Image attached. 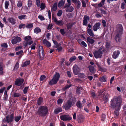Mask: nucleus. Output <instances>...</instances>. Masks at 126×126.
Masks as SVG:
<instances>
[{"label":"nucleus","instance_id":"18","mask_svg":"<svg viewBox=\"0 0 126 126\" xmlns=\"http://www.w3.org/2000/svg\"><path fill=\"white\" fill-rule=\"evenodd\" d=\"M8 20L12 25H14L16 23V20L12 17H9L8 19Z\"/></svg>","mask_w":126,"mask_h":126},{"label":"nucleus","instance_id":"12","mask_svg":"<svg viewBox=\"0 0 126 126\" xmlns=\"http://www.w3.org/2000/svg\"><path fill=\"white\" fill-rule=\"evenodd\" d=\"M73 70L74 74L75 75L78 74L79 71V69L77 65L75 64L73 66Z\"/></svg>","mask_w":126,"mask_h":126},{"label":"nucleus","instance_id":"5","mask_svg":"<svg viewBox=\"0 0 126 126\" xmlns=\"http://www.w3.org/2000/svg\"><path fill=\"white\" fill-rule=\"evenodd\" d=\"M71 0H67V3H66L64 7V8H66V11L67 12H72L74 10L73 8L71 6Z\"/></svg>","mask_w":126,"mask_h":126},{"label":"nucleus","instance_id":"55","mask_svg":"<svg viewBox=\"0 0 126 126\" xmlns=\"http://www.w3.org/2000/svg\"><path fill=\"white\" fill-rule=\"evenodd\" d=\"M36 1V4L37 6L38 7L39 6L40 4V0H35Z\"/></svg>","mask_w":126,"mask_h":126},{"label":"nucleus","instance_id":"16","mask_svg":"<svg viewBox=\"0 0 126 126\" xmlns=\"http://www.w3.org/2000/svg\"><path fill=\"white\" fill-rule=\"evenodd\" d=\"M87 41L89 45L93 44L95 42L94 40L93 39L89 37L87 38Z\"/></svg>","mask_w":126,"mask_h":126},{"label":"nucleus","instance_id":"49","mask_svg":"<svg viewBox=\"0 0 126 126\" xmlns=\"http://www.w3.org/2000/svg\"><path fill=\"white\" fill-rule=\"evenodd\" d=\"M22 2L21 1H18L17 3V6L18 7H20L22 6Z\"/></svg>","mask_w":126,"mask_h":126},{"label":"nucleus","instance_id":"20","mask_svg":"<svg viewBox=\"0 0 126 126\" xmlns=\"http://www.w3.org/2000/svg\"><path fill=\"white\" fill-rule=\"evenodd\" d=\"M87 33L91 36H94V35L92 30L90 29H87Z\"/></svg>","mask_w":126,"mask_h":126},{"label":"nucleus","instance_id":"31","mask_svg":"<svg viewBox=\"0 0 126 126\" xmlns=\"http://www.w3.org/2000/svg\"><path fill=\"white\" fill-rule=\"evenodd\" d=\"M99 79L100 81L102 82H105L106 80V77L104 76L99 78Z\"/></svg>","mask_w":126,"mask_h":126},{"label":"nucleus","instance_id":"38","mask_svg":"<svg viewBox=\"0 0 126 126\" xmlns=\"http://www.w3.org/2000/svg\"><path fill=\"white\" fill-rule=\"evenodd\" d=\"M71 86V84H70L69 85H67L63 88V91H65L66 89L69 88Z\"/></svg>","mask_w":126,"mask_h":126},{"label":"nucleus","instance_id":"19","mask_svg":"<svg viewBox=\"0 0 126 126\" xmlns=\"http://www.w3.org/2000/svg\"><path fill=\"white\" fill-rule=\"evenodd\" d=\"M120 52L119 51H115L113 53L112 57L114 59H116L118 56Z\"/></svg>","mask_w":126,"mask_h":126},{"label":"nucleus","instance_id":"30","mask_svg":"<svg viewBox=\"0 0 126 126\" xmlns=\"http://www.w3.org/2000/svg\"><path fill=\"white\" fill-rule=\"evenodd\" d=\"M19 63H18L17 62L14 67V68L13 70L15 71H16L18 68H19Z\"/></svg>","mask_w":126,"mask_h":126},{"label":"nucleus","instance_id":"37","mask_svg":"<svg viewBox=\"0 0 126 126\" xmlns=\"http://www.w3.org/2000/svg\"><path fill=\"white\" fill-rule=\"evenodd\" d=\"M57 8V3H55L52 7V9L53 11H55Z\"/></svg>","mask_w":126,"mask_h":126},{"label":"nucleus","instance_id":"3","mask_svg":"<svg viewBox=\"0 0 126 126\" xmlns=\"http://www.w3.org/2000/svg\"><path fill=\"white\" fill-rule=\"evenodd\" d=\"M48 111V110L46 106H42L39 108L38 113L40 116H44L47 115Z\"/></svg>","mask_w":126,"mask_h":126},{"label":"nucleus","instance_id":"33","mask_svg":"<svg viewBox=\"0 0 126 126\" xmlns=\"http://www.w3.org/2000/svg\"><path fill=\"white\" fill-rule=\"evenodd\" d=\"M3 64L2 63H0V74H2L3 72Z\"/></svg>","mask_w":126,"mask_h":126},{"label":"nucleus","instance_id":"63","mask_svg":"<svg viewBox=\"0 0 126 126\" xmlns=\"http://www.w3.org/2000/svg\"><path fill=\"white\" fill-rule=\"evenodd\" d=\"M35 44H34L31 46V49H35Z\"/></svg>","mask_w":126,"mask_h":126},{"label":"nucleus","instance_id":"29","mask_svg":"<svg viewBox=\"0 0 126 126\" xmlns=\"http://www.w3.org/2000/svg\"><path fill=\"white\" fill-rule=\"evenodd\" d=\"M80 40L79 39V40H78L79 44H80L81 45L85 47H87V45L86 43L84 41L80 42Z\"/></svg>","mask_w":126,"mask_h":126},{"label":"nucleus","instance_id":"45","mask_svg":"<svg viewBox=\"0 0 126 126\" xmlns=\"http://www.w3.org/2000/svg\"><path fill=\"white\" fill-rule=\"evenodd\" d=\"M115 117H117L119 114V112L118 110H116L114 112Z\"/></svg>","mask_w":126,"mask_h":126},{"label":"nucleus","instance_id":"21","mask_svg":"<svg viewBox=\"0 0 126 126\" xmlns=\"http://www.w3.org/2000/svg\"><path fill=\"white\" fill-rule=\"evenodd\" d=\"M62 111V108L60 107H59L55 109L54 111V113L55 114H57L61 112Z\"/></svg>","mask_w":126,"mask_h":126},{"label":"nucleus","instance_id":"14","mask_svg":"<svg viewBox=\"0 0 126 126\" xmlns=\"http://www.w3.org/2000/svg\"><path fill=\"white\" fill-rule=\"evenodd\" d=\"M21 40V39L20 37H16L12 41V43L13 44H16L18 42H19Z\"/></svg>","mask_w":126,"mask_h":126},{"label":"nucleus","instance_id":"57","mask_svg":"<svg viewBox=\"0 0 126 126\" xmlns=\"http://www.w3.org/2000/svg\"><path fill=\"white\" fill-rule=\"evenodd\" d=\"M25 24H22L19 25V28L20 29H21L23 27H25Z\"/></svg>","mask_w":126,"mask_h":126},{"label":"nucleus","instance_id":"46","mask_svg":"<svg viewBox=\"0 0 126 126\" xmlns=\"http://www.w3.org/2000/svg\"><path fill=\"white\" fill-rule=\"evenodd\" d=\"M28 88V87H26L24 88L23 90V92L24 94H25L27 93Z\"/></svg>","mask_w":126,"mask_h":126},{"label":"nucleus","instance_id":"26","mask_svg":"<svg viewBox=\"0 0 126 126\" xmlns=\"http://www.w3.org/2000/svg\"><path fill=\"white\" fill-rule=\"evenodd\" d=\"M76 105L77 107L81 109L83 106L82 104H81L80 101H78L76 103Z\"/></svg>","mask_w":126,"mask_h":126},{"label":"nucleus","instance_id":"10","mask_svg":"<svg viewBox=\"0 0 126 126\" xmlns=\"http://www.w3.org/2000/svg\"><path fill=\"white\" fill-rule=\"evenodd\" d=\"M24 80L23 79L20 78L17 79L15 81V84L16 85L19 86L22 84Z\"/></svg>","mask_w":126,"mask_h":126},{"label":"nucleus","instance_id":"62","mask_svg":"<svg viewBox=\"0 0 126 126\" xmlns=\"http://www.w3.org/2000/svg\"><path fill=\"white\" fill-rule=\"evenodd\" d=\"M60 31L61 33L63 35H64L65 34V32L64 31V30L63 29H62L60 30Z\"/></svg>","mask_w":126,"mask_h":126},{"label":"nucleus","instance_id":"58","mask_svg":"<svg viewBox=\"0 0 126 126\" xmlns=\"http://www.w3.org/2000/svg\"><path fill=\"white\" fill-rule=\"evenodd\" d=\"M126 6V5L124 2L123 3L121 4V8L122 9H124Z\"/></svg>","mask_w":126,"mask_h":126},{"label":"nucleus","instance_id":"11","mask_svg":"<svg viewBox=\"0 0 126 126\" xmlns=\"http://www.w3.org/2000/svg\"><path fill=\"white\" fill-rule=\"evenodd\" d=\"M14 116V114L13 113L10 115V117L9 115L7 116L6 118V121L8 123L12 122L13 120Z\"/></svg>","mask_w":126,"mask_h":126},{"label":"nucleus","instance_id":"23","mask_svg":"<svg viewBox=\"0 0 126 126\" xmlns=\"http://www.w3.org/2000/svg\"><path fill=\"white\" fill-rule=\"evenodd\" d=\"M89 68L90 72L91 73H94L95 72V70L93 66L91 65L89 67Z\"/></svg>","mask_w":126,"mask_h":126},{"label":"nucleus","instance_id":"15","mask_svg":"<svg viewBox=\"0 0 126 126\" xmlns=\"http://www.w3.org/2000/svg\"><path fill=\"white\" fill-rule=\"evenodd\" d=\"M100 25V23L99 22L96 23L93 26V29L95 31H96L98 29Z\"/></svg>","mask_w":126,"mask_h":126},{"label":"nucleus","instance_id":"56","mask_svg":"<svg viewBox=\"0 0 126 126\" xmlns=\"http://www.w3.org/2000/svg\"><path fill=\"white\" fill-rule=\"evenodd\" d=\"M45 7V5L44 3H42L40 5V8L42 10L44 9Z\"/></svg>","mask_w":126,"mask_h":126},{"label":"nucleus","instance_id":"32","mask_svg":"<svg viewBox=\"0 0 126 126\" xmlns=\"http://www.w3.org/2000/svg\"><path fill=\"white\" fill-rule=\"evenodd\" d=\"M108 97V94H106L103 96V99L105 102H106L107 100V98Z\"/></svg>","mask_w":126,"mask_h":126},{"label":"nucleus","instance_id":"41","mask_svg":"<svg viewBox=\"0 0 126 126\" xmlns=\"http://www.w3.org/2000/svg\"><path fill=\"white\" fill-rule=\"evenodd\" d=\"M63 100L62 99L60 98L59 99L57 100V103L58 105L60 104H62L63 101Z\"/></svg>","mask_w":126,"mask_h":126},{"label":"nucleus","instance_id":"44","mask_svg":"<svg viewBox=\"0 0 126 126\" xmlns=\"http://www.w3.org/2000/svg\"><path fill=\"white\" fill-rule=\"evenodd\" d=\"M9 2L8 1H6L5 3V7L6 9L8 8V6L9 5Z\"/></svg>","mask_w":126,"mask_h":126},{"label":"nucleus","instance_id":"36","mask_svg":"<svg viewBox=\"0 0 126 126\" xmlns=\"http://www.w3.org/2000/svg\"><path fill=\"white\" fill-rule=\"evenodd\" d=\"M64 23L62 20L61 21H58V22L56 24L60 26H62L63 24Z\"/></svg>","mask_w":126,"mask_h":126},{"label":"nucleus","instance_id":"64","mask_svg":"<svg viewBox=\"0 0 126 126\" xmlns=\"http://www.w3.org/2000/svg\"><path fill=\"white\" fill-rule=\"evenodd\" d=\"M5 87H3L2 88H1L0 89V93H2L4 90H5Z\"/></svg>","mask_w":126,"mask_h":126},{"label":"nucleus","instance_id":"22","mask_svg":"<svg viewBox=\"0 0 126 126\" xmlns=\"http://www.w3.org/2000/svg\"><path fill=\"white\" fill-rule=\"evenodd\" d=\"M43 43L47 47H50L51 45L50 43L46 39H44L43 40Z\"/></svg>","mask_w":126,"mask_h":126},{"label":"nucleus","instance_id":"59","mask_svg":"<svg viewBox=\"0 0 126 126\" xmlns=\"http://www.w3.org/2000/svg\"><path fill=\"white\" fill-rule=\"evenodd\" d=\"M84 119L83 117H81L79 119L78 121L79 122H82L83 121Z\"/></svg>","mask_w":126,"mask_h":126},{"label":"nucleus","instance_id":"40","mask_svg":"<svg viewBox=\"0 0 126 126\" xmlns=\"http://www.w3.org/2000/svg\"><path fill=\"white\" fill-rule=\"evenodd\" d=\"M26 16V15H23L21 16H18V18L20 20L22 19H25L26 18L25 17Z\"/></svg>","mask_w":126,"mask_h":126},{"label":"nucleus","instance_id":"53","mask_svg":"<svg viewBox=\"0 0 126 126\" xmlns=\"http://www.w3.org/2000/svg\"><path fill=\"white\" fill-rule=\"evenodd\" d=\"M76 3L78 5L77 6V8H80L81 4L79 0H78Z\"/></svg>","mask_w":126,"mask_h":126},{"label":"nucleus","instance_id":"54","mask_svg":"<svg viewBox=\"0 0 126 126\" xmlns=\"http://www.w3.org/2000/svg\"><path fill=\"white\" fill-rule=\"evenodd\" d=\"M38 18L41 20H45V18L44 17L41 15H39L38 16Z\"/></svg>","mask_w":126,"mask_h":126},{"label":"nucleus","instance_id":"2","mask_svg":"<svg viewBox=\"0 0 126 126\" xmlns=\"http://www.w3.org/2000/svg\"><path fill=\"white\" fill-rule=\"evenodd\" d=\"M116 32V35L115 37V39L117 42H119L120 40V37L123 32V28L122 25L118 24L117 25Z\"/></svg>","mask_w":126,"mask_h":126},{"label":"nucleus","instance_id":"27","mask_svg":"<svg viewBox=\"0 0 126 126\" xmlns=\"http://www.w3.org/2000/svg\"><path fill=\"white\" fill-rule=\"evenodd\" d=\"M21 117V115H19L16 116L14 119L15 121L16 122H18L20 119Z\"/></svg>","mask_w":126,"mask_h":126},{"label":"nucleus","instance_id":"51","mask_svg":"<svg viewBox=\"0 0 126 126\" xmlns=\"http://www.w3.org/2000/svg\"><path fill=\"white\" fill-rule=\"evenodd\" d=\"M32 4V1L31 0H28V6L29 7H31Z\"/></svg>","mask_w":126,"mask_h":126},{"label":"nucleus","instance_id":"50","mask_svg":"<svg viewBox=\"0 0 126 126\" xmlns=\"http://www.w3.org/2000/svg\"><path fill=\"white\" fill-rule=\"evenodd\" d=\"M106 115L104 114H103L101 116V120L102 121H104L105 119Z\"/></svg>","mask_w":126,"mask_h":126},{"label":"nucleus","instance_id":"42","mask_svg":"<svg viewBox=\"0 0 126 126\" xmlns=\"http://www.w3.org/2000/svg\"><path fill=\"white\" fill-rule=\"evenodd\" d=\"M33 27L32 24H27L26 25V27L28 28H31Z\"/></svg>","mask_w":126,"mask_h":126},{"label":"nucleus","instance_id":"28","mask_svg":"<svg viewBox=\"0 0 126 126\" xmlns=\"http://www.w3.org/2000/svg\"><path fill=\"white\" fill-rule=\"evenodd\" d=\"M43 102V99L41 97H40L37 100V104L40 105Z\"/></svg>","mask_w":126,"mask_h":126},{"label":"nucleus","instance_id":"6","mask_svg":"<svg viewBox=\"0 0 126 126\" xmlns=\"http://www.w3.org/2000/svg\"><path fill=\"white\" fill-rule=\"evenodd\" d=\"M38 51L39 55L40 58L41 60L43 59L44 57V54L42 46L39 47Z\"/></svg>","mask_w":126,"mask_h":126},{"label":"nucleus","instance_id":"48","mask_svg":"<svg viewBox=\"0 0 126 126\" xmlns=\"http://www.w3.org/2000/svg\"><path fill=\"white\" fill-rule=\"evenodd\" d=\"M20 94L18 93H15L14 94V97H18L21 96Z\"/></svg>","mask_w":126,"mask_h":126},{"label":"nucleus","instance_id":"4","mask_svg":"<svg viewBox=\"0 0 126 126\" xmlns=\"http://www.w3.org/2000/svg\"><path fill=\"white\" fill-rule=\"evenodd\" d=\"M60 75L59 74L57 73H56L54 75L53 79L50 81L49 84L50 85L55 84L59 80Z\"/></svg>","mask_w":126,"mask_h":126},{"label":"nucleus","instance_id":"35","mask_svg":"<svg viewBox=\"0 0 126 126\" xmlns=\"http://www.w3.org/2000/svg\"><path fill=\"white\" fill-rule=\"evenodd\" d=\"M30 63V62L29 61H28L24 63L22 65V67H25L29 65Z\"/></svg>","mask_w":126,"mask_h":126},{"label":"nucleus","instance_id":"60","mask_svg":"<svg viewBox=\"0 0 126 126\" xmlns=\"http://www.w3.org/2000/svg\"><path fill=\"white\" fill-rule=\"evenodd\" d=\"M82 6L83 7H85L86 6V4L84 0H82Z\"/></svg>","mask_w":126,"mask_h":126},{"label":"nucleus","instance_id":"34","mask_svg":"<svg viewBox=\"0 0 126 126\" xmlns=\"http://www.w3.org/2000/svg\"><path fill=\"white\" fill-rule=\"evenodd\" d=\"M82 90V88L81 87H78L76 91L77 93L79 94L81 92V90Z\"/></svg>","mask_w":126,"mask_h":126},{"label":"nucleus","instance_id":"43","mask_svg":"<svg viewBox=\"0 0 126 126\" xmlns=\"http://www.w3.org/2000/svg\"><path fill=\"white\" fill-rule=\"evenodd\" d=\"M76 57L75 56H73L71 57L69 59V61L70 62H72L75 61L76 59Z\"/></svg>","mask_w":126,"mask_h":126},{"label":"nucleus","instance_id":"7","mask_svg":"<svg viewBox=\"0 0 126 126\" xmlns=\"http://www.w3.org/2000/svg\"><path fill=\"white\" fill-rule=\"evenodd\" d=\"M94 54L96 58H100L102 56V53L100 50H99L95 51Z\"/></svg>","mask_w":126,"mask_h":126},{"label":"nucleus","instance_id":"25","mask_svg":"<svg viewBox=\"0 0 126 126\" xmlns=\"http://www.w3.org/2000/svg\"><path fill=\"white\" fill-rule=\"evenodd\" d=\"M65 2V1L63 0H61L59 1L58 4V6L59 7H61L63 6Z\"/></svg>","mask_w":126,"mask_h":126},{"label":"nucleus","instance_id":"61","mask_svg":"<svg viewBox=\"0 0 126 126\" xmlns=\"http://www.w3.org/2000/svg\"><path fill=\"white\" fill-rule=\"evenodd\" d=\"M100 11L101 12V13L103 14H106V12L105 11H104L102 9H100Z\"/></svg>","mask_w":126,"mask_h":126},{"label":"nucleus","instance_id":"17","mask_svg":"<svg viewBox=\"0 0 126 126\" xmlns=\"http://www.w3.org/2000/svg\"><path fill=\"white\" fill-rule=\"evenodd\" d=\"M90 19L89 17L87 16H85L84 18V20L83 22V25H86L88 21Z\"/></svg>","mask_w":126,"mask_h":126},{"label":"nucleus","instance_id":"52","mask_svg":"<svg viewBox=\"0 0 126 126\" xmlns=\"http://www.w3.org/2000/svg\"><path fill=\"white\" fill-rule=\"evenodd\" d=\"M62 13L63 12L62 10H59L57 14V16H61Z\"/></svg>","mask_w":126,"mask_h":126},{"label":"nucleus","instance_id":"39","mask_svg":"<svg viewBox=\"0 0 126 126\" xmlns=\"http://www.w3.org/2000/svg\"><path fill=\"white\" fill-rule=\"evenodd\" d=\"M1 46L2 47L7 48L8 47L7 44L5 43H2L1 44Z\"/></svg>","mask_w":126,"mask_h":126},{"label":"nucleus","instance_id":"13","mask_svg":"<svg viewBox=\"0 0 126 126\" xmlns=\"http://www.w3.org/2000/svg\"><path fill=\"white\" fill-rule=\"evenodd\" d=\"M25 40L28 43L29 45H31L33 43V41H32V38L30 36H27L25 37Z\"/></svg>","mask_w":126,"mask_h":126},{"label":"nucleus","instance_id":"1","mask_svg":"<svg viewBox=\"0 0 126 126\" xmlns=\"http://www.w3.org/2000/svg\"><path fill=\"white\" fill-rule=\"evenodd\" d=\"M122 99L120 97H114L110 101V105L112 107L118 109L121 103Z\"/></svg>","mask_w":126,"mask_h":126},{"label":"nucleus","instance_id":"24","mask_svg":"<svg viewBox=\"0 0 126 126\" xmlns=\"http://www.w3.org/2000/svg\"><path fill=\"white\" fill-rule=\"evenodd\" d=\"M34 32L35 33L37 34L41 32V29L40 28L36 27L34 29Z\"/></svg>","mask_w":126,"mask_h":126},{"label":"nucleus","instance_id":"8","mask_svg":"<svg viewBox=\"0 0 126 126\" xmlns=\"http://www.w3.org/2000/svg\"><path fill=\"white\" fill-rule=\"evenodd\" d=\"M60 118L61 120L64 121L70 120L72 119L71 117L69 116L68 115H62L61 116Z\"/></svg>","mask_w":126,"mask_h":126},{"label":"nucleus","instance_id":"47","mask_svg":"<svg viewBox=\"0 0 126 126\" xmlns=\"http://www.w3.org/2000/svg\"><path fill=\"white\" fill-rule=\"evenodd\" d=\"M46 76L44 75L41 76L40 78V80L41 81H42L44 80L46 78Z\"/></svg>","mask_w":126,"mask_h":126},{"label":"nucleus","instance_id":"9","mask_svg":"<svg viewBox=\"0 0 126 126\" xmlns=\"http://www.w3.org/2000/svg\"><path fill=\"white\" fill-rule=\"evenodd\" d=\"M72 104V101L71 99H70L68 101L67 103L63 106V107L66 110H67L71 107Z\"/></svg>","mask_w":126,"mask_h":126}]
</instances>
